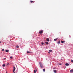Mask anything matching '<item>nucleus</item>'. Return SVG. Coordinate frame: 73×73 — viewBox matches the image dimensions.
Masks as SVG:
<instances>
[{"label":"nucleus","mask_w":73,"mask_h":73,"mask_svg":"<svg viewBox=\"0 0 73 73\" xmlns=\"http://www.w3.org/2000/svg\"><path fill=\"white\" fill-rule=\"evenodd\" d=\"M43 31L42 30L40 31L39 32V33H40V34H42V33H43Z\"/></svg>","instance_id":"2"},{"label":"nucleus","mask_w":73,"mask_h":73,"mask_svg":"<svg viewBox=\"0 0 73 73\" xmlns=\"http://www.w3.org/2000/svg\"><path fill=\"white\" fill-rule=\"evenodd\" d=\"M2 51H4V49H2Z\"/></svg>","instance_id":"23"},{"label":"nucleus","mask_w":73,"mask_h":73,"mask_svg":"<svg viewBox=\"0 0 73 73\" xmlns=\"http://www.w3.org/2000/svg\"><path fill=\"white\" fill-rule=\"evenodd\" d=\"M1 43V41L0 40V43Z\"/></svg>","instance_id":"28"},{"label":"nucleus","mask_w":73,"mask_h":73,"mask_svg":"<svg viewBox=\"0 0 73 73\" xmlns=\"http://www.w3.org/2000/svg\"><path fill=\"white\" fill-rule=\"evenodd\" d=\"M41 44H42V45H44V43L43 42H42Z\"/></svg>","instance_id":"17"},{"label":"nucleus","mask_w":73,"mask_h":73,"mask_svg":"<svg viewBox=\"0 0 73 73\" xmlns=\"http://www.w3.org/2000/svg\"><path fill=\"white\" fill-rule=\"evenodd\" d=\"M57 39H58V38H56V39H55L54 40V41H56L57 40Z\"/></svg>","instance_id":"15"},{"label":"nucleus","mask_w":73,"mask_h":73,"mask_svg":"<svg viewBox=\"0 0 73 73\" xmlns=\"http://www.w3.org/2000/svg\"><path fill=\"white\" fill-rule=\"evenodd\" d=\"M17 48H19V46H17Z\"/></svg>","instance_id":"19"},{"label":"nucleus","mask_w":73,"mask_h":73,"mask_svg":"<svg viewBox=\"0 0 73 73\" xmlns=\"http://www.w3.org/2000/svg\"><path fill=\"white\" fill-rule=\"evenodd\" d=\"M61 43H64V42H65V41H61Z\"/></svg>","instance_id":"8"},{"label":"nucleus","mask_w":73,"mask_h":73,"mask_svg":"<svg viewBox=\"0 0 73 73\" xmlns=\"http://www.w3.org/2000/svg\"><path fill=\"white\" fill-rule=\"evenodd\" d=\"M2 66H3V67H4L5 66V64H3Z\"/></svg>","instance_id":"11"},{"label":"nucleus","mask_w":73,"mask_h":73,"mask_svg":"<svg viewBox=\"0 0 73 73\" xmlns=\"http://www.w3.org/2000/svg\"><path fill=\"white\" fill-rule=\"evenodd\" d=\"M70 72L71 73H73V69L71 70H70Z\"/></svg>","instance_id":"4"},{"label":"nucleus","mask_w":73,"mask_h":73,"mask_svg":"<svg viewBox=\"0 0 73 73\" xmlns=\"http://www.w3.org/2000/svg\"><path fill=\"white\" fill-rule=\"evenodd\" d=\"M66 66H69V64L68 63H66L65 64Z\"/></svg>","instance_id":"5"},{"label":"nucleus","mask_w":73,"mask_h":73,"mask_svg":"<svg viewBox=\"0 0 73 73\" xmlns=\"http://www.w3.org/2000/svg\"><path fill=\"white\" fill-rule=\"evenodd\" d=\"M8 65H9V63H7V66H8Z\"/></svg>","instance_id":"20"},{"label":"nucleus","mask_w":73,"mask_h":73,"mask_svg":"<svg viewBox=\"0 0 73 73\" xmlns=\"http://www.w3.org/2000/svg\"><path fill=\"white\" fill-rule=\"evenodd\" d=\"M60 40H59L58 42V44H60Z\"/></svg>","instance_id":"14"},{"label":"nucleus","mask_w":73,"mask_h":73,"mask_svg":"<svg viewBox=\"0 0 73 73\" xmlns=\"http://www.w3.org/2000/svg\"><path fill=\"white\" fill-rule=\"evenodd\" d=\"M39 64L41 68H42V64L41 63V62L39 63Z\"/></svg>","instance_id":"1"},{"label":"nucleus","mask_w":73,"mask_h":73,"mask_svg":"<svg viewBox=\"0 0 73 73\" xmlns=\"http://www.w3.org/2000/svg\"><path fill=\"white\" fill-rule=\"evenodd\" d=\"M30 2L32 3H35V1H31Z\"/></svg>","instance_id":"10"},{"label":"nucleus","mask_w":73,"mask_h":73,"mask_svg":"<svg viewBox=\"0 0 73 73\" xmlns=\"http://www.w3.org/2000/svg\"><path fill=\"white\" fill-rule=\"evenodd\" d=\"M13 58L11 56V57H10V58Z\"/></svg>","instance_id":"24"},{"label":"nucleus","mask_w":73,"mask_h":73,"mask_svg":"<svg viewBox=\"0 0 73 73\" xmlns=\"http://www.w3.org/2000/svg\"><path fill=\"white\" fill-rule=\"evenodd\" d=\"M54 73H57V71H56V70H54Z\"/></svg>","instance_id":"9"},{"label":"nucleus","mask_w":73,"mask_h":73,"mask_svg":"<svg viewBox=\"0 0 73 73\" xmlns=\"http://www.w3.org/2000/svg\"><path fill=\"white\" fill-rule=\"evenodd\" d=\"M34 73H36V70H34Z\"/></svg>","instance_id":"21"},{"label":"nucleus","mask_w":73,"mask_h":73,"mask_svg":"<svg viewBox=\"0 0 73 73\" xmlns=\"http://www.w3.org/2000/svg\"><path fill=\"white\" fill-rule=\"evenodd\" d=\"M6 73H8L7 72H6Z\"/></svg>","instance_id":"29"},{"label":"nucleus","mask_w":73,"mask_h":73,"mask_svg":"<svg viewBox=\"0 0 73 73\" xmlns=\"http://www.w3.org/2000/svg\"><path fill=\"white\" fill-rule=\"evenodd\" d=\"M4 60H6V58H4Z\"/></svg>","instance_id":"25"},{"label":"nucleus","mask_w":73,"mask_h":73,"mask_svg":"<svg viewBox=\"0 0 73 73\" xmlns=\"http://www.w3.org/2000/svg\"><path fill=\"white\" fill-rule=\"evenodd\" d=\"M48 53H49V54L50 53V52H48Z\"/></svg>","instance_id":"27"},{"label":"nucleus","mask_w":73,"mask_h":73,"mask_svg":"<svg viewBox=\"0 0 73 73\" xmlns=\"http://www.w3.org/2000/svg\"><path fill=\"white\" fill-rule=\"evenodd\" d=\"M27 53H31V52L27 51Z\"/></svg>","instance_id":"18"},{"label":"nucleus","mask_w":73,"mask_h":73,"mask_svg":"<svg viewBox=\"0 0 73 73\" xmlns=\"http://www.w3.org/2000/svg\"><path fill=\"white\" fill-rule=\"evenodd\" d=\"M5 52H9V50H5Z\"/></svg>","instance_id":"13"},{"label":"nucleus","mask_w":73,"mask_h":73,"mask_svg":"<svg viewBox=\"0 0 73 73\" xmlns=\"http://www.w3.org/2000/svg\"><path fill=\"white\" fill-rule=\"evenodd\" d=\"M13 73H14V72H15V70H16V68H15V66L13 67Z\"/></svg>","instance_id":"3"},{"label":"nucleus","mask_w":73,"mask_h":73,"mask_svg":"<svg viewBox=\"0 0 73 73\" xmlns=\"http://www.w3.org/2000/svg\"><path fill=\"white\" fill-rule=\"evenodd\" d=\"M45 43L47 45H48L49 44V43L48 42H46Z\"/></svg>","instance_id":"7"},{"label":"nucleus","mask_w":73,"mask_h":73,"mask_svg":"<svg viewBox=\"0 0 73 73\" xmlns=\"http://www.w3.org/2000/svg\"><path fill=\"white\" fill-rule=\"evenodd\" d=\"M59 64V65H61L62 64Z\"/></svg>","instance_id":"22"},{"label":"nucleus","mask_w":73,"mask_h":73,"mask_svg":"<svg viewBox=\"0 0 73 73\" xmlns=\"http://www.w3.org/2000/svg\"><path fill=\"white\" fill-rule=\"evenodd\" d=\"M43 72H45V69H43Z\"/></svg>","instance_id":"16"},{"label":"nucleus","mask_w":73,"mask_h":73,"mask_svg":"<svg viewBox=\"0 0 73 73\" xmlns=\"http://www.w3.org/2000/svg\"><path fill=\"white\" fill-rule=\"evenodd\" d=\"M46 41H48V42L49 41V39L48 38H47Z\"/></svg>","instance_id":"6"},{"label":"nucleus","mask_w":73,"mask_h":73,"mask_svg":"<svg viewBox=\"0 0 73 73\" xmlns=\"http://www.w3.org/2000/svg\"><path fill=\"white\" fill-rule=\"evenodd\" d=\"M54 69H56V68H54Z\"/></svg>","instance_id":"26"},{"label":"nucleus","mask_w":73,"mask_h":73,"mask_svg":"<svg viewBox=\"0 0 73 73\" xmlns=\"http://www.w3.org/2000/svg\"><path fill=\"white\" fill-rule=\"evenodd\" d=\"M49 52H52V50H49Z\"/></svg>","instance_id":"12"}]
</instances>
